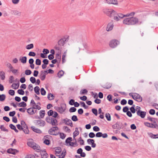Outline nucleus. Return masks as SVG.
<instances>
[{
  "label": "nucleus",
  "mask_w": 158,
  "mask_h": 158,
  "mask_svg": "<svg viewBox=\"0 0 158 158\" xmlns=\"http://www.w3.org/2000/svg\"><path fill=\"white\" fill-rule=\"evenodd\" d=\"M112 86L111 84L110 83H107L104 85L102 86V87L105 89H110Z\"/></svg>",
  "instance_id": "obj_23"
},
{
  "label": "nucleus",
  "mask_w": 158,
  "mask_h": 158,
  "mask_svg": "<svg viewBox=\"0 0 158 158\" xmlns=\"http://www.w3.org/2000/svg\"><path fill=\"white\" fill-rule=\"evenodd\" d=\"M22 127L23 128V131L26 134H28L29 133V131L26 123L22 126Z\"/></svg>",
  "instance_id": "obj_17"
},
{
  "label": "nucleus",
  "mask_w": 158,
  "mask_h": 158,
  "mask_svg": "<svg viewBox=\"0 0 158 158\" xmlns=\"http://www.w3.org/2000/svg\"><path fill=\"white\" fill-rule=\"evenodd\" d=\"M18 106L19 107H25L27 106V104L24 102H22L18 103Z\"/></svg>",
  "instance_id": "obj_30"
},
{
  "label": "nucleus",
  "mask_w": 158,
  "mask_h": 158,
  "mask_svg": "<svg viewBox=\"0 0 158 158\" xmlns=\"http://www.w3.org/2000/svg\"><path fill=\"white\" fill-rule=\"evenodd\" d=\"M130 111L131 113L133 114L135 113L136 111L137 112V110H135V105H133L130 108Z\"/></svg>",
  "instance_id": "obj_26"
},
{
  "label": "nucleus",
  "mask_w": 158,
  "mask_h": 158,
  "mask_svg": "<svg viewBox=\"0 0 158 158\" xmlns=\"http://www.w3.org/2000/svg\"><path fill=\"white\" fill-rule=\"evenodd\" d=\"M35 64L37 65H40L41 64V61L39 59H37L35 61Z\"/></svg>",
  "instance_id": "obj_55"
},
{
  "label": "nucleus",
  "mask_w": 158,
  "mask_h": 158,
  "mask_svg": "<svg viewBox=\"0 0 158 158\" xmlns=\"http://www.w3.org/2000/svg\"><path fill=\"white\" fill-rule=\"evenodd\" d=\"M52 118L49 117H47L45 119L46 121L48 123L51 124L52 119Z\"/></svg>",
  "instance_id": "obj_36"
},
{
  "label": "nucleus",
  "mask_w": 158,
  "mask_h": 158,
  "mask_svg": "<svg viewBox=\"0 0 158 158\" xmlns=\"http://www.w3.org/2000/svg\"><path fill=\"white\" fill-rule=\"evenodd\" d=\"M34 47V45L33 44H31L27 45L26 46V48L27 49H30L33 48Z\"/></svg>",
  "instance_id": "obj_39"
},
{
  "label": "nucleus",
  "mask_w": 158,
  "mask_h": 158,
  "mask_svg": "<svg viewBox=\"0 0 158 158\" xmlns=\"http://www.w3.org/2000/svg\"><path fill=\"white\" fill-rule=\"evenodd\" d=\"M149 112L150 114L153 115L155 114V111L154 109H151L150 110Z\"/></svg>",
  "instance_id": "obj_62"
},
{
  "label": "nucleus",
  "mask_w": 158,
  "mask_h": 158,
  "mask_svg": "<svg viewBox=\"0 0 158 158\" xmlns=\"http://www.w3.org/2000/svg\"><path fill=\"white\" fill-rule=\"evenodd\" d=\"M72 138L71 137H69L68 138L66 139L65 142L66 143H70V142H71V141H72Z\"/></svg>",
  "instance_id": "obj_51"
},
{
  "label": "nucleus",
  "mask_w": 158,
  "mask_h": 158,
  "mask_svg": "<svg viewBox=\"0 0 158 158\" xmlns=\"http://www.w3.org/2000/svg\"><path fill=\"white\" fill-rule=\"evenodd\" d=\"M41 94L42 95H44L46 94V91L43 88H42L40 89Z\"/></svg>",
  "instance_id": "obj_44"
},
{
  "label": "nucleus",
  "mask_w": 158,
  "mask_h": 158,
  "mask_svg": "<svg viewBox=\"0 0 158 158\" xmlns=\"http://www.w3.org/2000/svg\"><path fill=\"white\" fill-rule=\"evenodd\" d=\"M7 152L8 153L15 155L17 153L19 152V151L15 149L10 148L7 150Z\"/></svg>",
  "instance_id": "obj_14"
},
{
  "label": "nucleus",
  "mask_w": 158,
  "mask_h": 158,
  "mask_svg": "<svg viewBox=\"0 0 158 158\" xmlns=\"http://www.w3.org/2000/svg\"><path fill=\"white\" fill-rule=\"evenodd\" d=\"M113 27V24L112 22L108 24L106 30L107 31H111Z\"/></svg>",
  "instance_id": "obj_22"
},
{
  "label": "nucleus",
  "mask_w": 158,
  "mask_h": 158,
  "mask_svg": "<svg viewBox=\"0 0 158 158\" xmlns=\"http://www.w3.org/2000/svg\"><path fill=\"white\" fill-rule=\"evenodd\" d=\"M6 66L9 69H10V71L13 69V67L11 64L9 63H7L6 64Z\"/></svg>",
  "instance_id": "obj_45"
},
{
  "label": "nucleus",
  "mask_w": 158,
  "mask_h": 158,
  "mask_svg": "<svg viewBox=\"0 0 158 158\" xmlns=\"http://www.w3.org/2000/svg\"><path fill=\"white\" fill-rule=\"evenodd\" d=\"M16 127L19 130L21 131L23 130V128L22 127L21 125L19 124H18L16 125Z\"/></svg>",
  "instance_id": "obj_57"
},
{
  "label": "nucleus",
  "mask_w": 158,
  "mask_h": 158,
  "mask_svg": "<svg viewBox=\"0 0 158 158\" xmlns=\"http://www.w3.org/2000/svg\"><path fill=\"white\" fill-rule=\"evenodd\" d=\"M27 144L29 147L32 148L33 149L36 147V144L33 142H28L27 143Z\"/></svg>",
  "instance_id": "obj_21"
},
{
  "label": "nucleus",
  "mask_w": 158,
  "mask_h": 158,
  "mask_svg": "<svg viewBox=\"0 0 158 158\" xmlns=\"http://www.w3.org/2000/svg\"><path fill=\"white\" fill-rule=\"evenodd\" d=\"M17 93L19 94L23 95L24 94V92L22 89H19L17 91Z\"/></svg>",
  "instance_id": "obj_43"
},
{
  "label": "nucleus",
  "mask_w": 158,
  "mask_h": 158,
  "mask_svg": "<svg viewBox=\"0 0 158 158\" xmlns=\"http://www.w3.org/2000/svg\"><path fill=\"white\" fill-rule=\"evenodd\" d=\"M34 90L35 92L37 95H39L40 94V88L38 86H35L34 88Z\"/></svg>",
  "instance_id": "obj_28"
},
{
  "label": "nucleus",
  "mask_w": 158,
  "mask_h": 158,
  "mask_svg": "<svg viewBox=\"0 0 158 158\" xmlns=\"http://www.w3.org/2000/svg\"><path fill=\"white\" fill-rule=\"evenodd\" d=\"M88 92V91L86 89H81L80 91V94L81 95L86 94Z\"/></svg>",
  "instance_id": "obj_32"
},
{
  "label": "nucleus",
  "mask_w": 158,
  "mask_h": 158,
  "mask_svg": "<svg viewBox=\"0 0 158 158\" xmlns=\"http://www.w3.org/2000/svg\"><path fill=\"white\" fill-rule=\"evenodd\" d=\"M92 111L93 113L95 115L97 116L98 115V110L96 109L93 108L92 109Z\"/></svg>",
  "instance_id": "obj_50"
},
{
  "label": "nucleus",
  "mask_w": 158,
  "mask_h": 158,
  "mask_svg": "<svg viewBox=\"0 0 158 158\" xmlns=\"http://www.w3.org/2000/svg\"><path fill=\"white\" fill-rule=\"evenodd\" d=\"M77 110V109L75 107H71L69 110V111L70 112H74Z\"/></svg>",
  "instance_id": "obj_49"
},
{
  "label": "nucleus",
  "mask_w": 158,
  "mask_h": 158,
  "mask_svg": "<svg viewBox=\"0 0 158 158\" xmlns=\"http://www.w3.org/2000/svg\"><path fill=\"white\" fill-rule=\"evenodd\" d=\"M54 97V95L51 93L49 94L48 95V98L49 100H52L53 99Z\"/></svg>",
  "instance_id": "obj_34"
},
{
  "label": "nucleus",
  "mask_w": 158,
  "mask_h": 158,
  "mask_svg": "<svg viewBox=\"0 0 158 158\" xmlns=\"http://www.w3.org/2000/svg\"><path fill=\"white\" fill-rule=\"evenodd\" d=\"M34 123L36 125H39L40 127H44L45 125V121L42 120H37L34 121Z\"/></svg>",
  "instance_id": "obj_9"
},
{
  "label": "nucleus",
  "mask_w": 158,
  "mask_h": 158,
  "mask_svg": "<svg viewBox=\"0 0 158 158\" xmlns=\"http://www.w3.org/2000/svg\"><path fill=\"white\" fill-rule=\"evenodd\" d=\"M132 98L138 102H141L142 100V98L139 94L135 93L133 95H132Z\"/></svg>",
  "instance_id": "obj_8"
},
{
  "label": "nucleus",
  "mask_w": 158,
  "mask_h": 158,
  "mask_svg": "<svg viewBox=\"0 0 158 158\" xmlns=\"http://www.w3.org/2000/svg\"><path fill=\"white\" fill-rule=\"evenodd\" d=\"M147 119L152 122L153 123H152V125H153V126H156V127H153L152 128H156L158 130V125L156 123L157 122H155L154 121H153L152 120V119L151 118H150V116H148V117Z\"/></svg>",
  "instance_id": "obj_15"
},
{
  "label": "nucleus",
  "mask_w": 158,
  "mask_h": 158,
  "mask_svg": "<svg viewBox=\"0 0 158 158\" xmlns=\"http://www.w3.org/2000/svg\"><path fill=\"white\" fill-rule=\"evenodd\" d=\"M58 127H53L48 130V133L50 135H57L58 134V133H55V131L58 130Z\"/></svg>",
  "instance_id": "obj_6"
},
{
  "label": "nucleus",
  "mask_w": 158,
  "mask_h": 158,
  "mask_svg": "<svg viewBox=\"0 0 158 158\" xmlns=\"http://www.w3.org/2000/svg\"><path fill=\"white\" fill-rule=\"evenodd\" d=\"M11 13L15 15L19 16L21 15V13L17 10H13L11 11Z\"/></svg>",
  "instance_id": "obj_25"
},
{
  "label": "nucleus",
  "mask_w": 158,
  "mask_h": 158,
  "mask_svg": "<svg viewBox=\"0 0 158 158\" xmlns=\"http://www.w3.org/2000/svg\"><path fill=\"white\" fill-rule=\"evenodd\" d=\"M89 136L90 138H93L95 136V135L94 133L93 132H90L89 133Z\"/></svg>",
  "instance_id": "obj_61"
},
{
  "label": "nucleus",
  "mask_w": 158,
  "mask_h": 158,
  "mask_svg": "<svg viewBox=\"0 0 158 158\" xmlns=\"http://www.w3.org/2000/svg\"><path fill=\"white\" fill-rule=\"evenodd\" d=\"M66 108V105L65 103H61L60 106L59 107L58 112L61 114L65 110Z\"/></svg>",
  "instance_id": "obj_10"
},
{
  "label": "nucleus",
  "mask_w": 158,
  "mask_h": 158,
  "mask_svg": "<svg viewBox=\"0 0 158 158\" xmlns=\"http://www.w3.org/2000/svg\"><path fill=\"white\" fill-rule=\"evenodd\" d=\"M63 129L66 132L69 133L71 131L70 129L67 126H64L63 127Z\"/></svg>",
  "instance_id": "obj_42"
},
{
  "label": "nucleus",
  "mask_w": 158,
  "mask_h": 158,
  "mask_svg": "<svg viewBox=\"0 0 158 158\" xmlns=\"http://www.w3.org/2000/svg\"><path fill=\"white\" fill-rule=\"evenodd\" d=\"M144 125L148 127H150V128H152L153 127H156V126H153L152 123H150L148 122H145L144 123Z\"/></svg>",
  "instance_id": "obj_24"
},
{
  "label": "nucleus",
  "mask_w": 158,
  "mask_h": 158,
  "mask_svg": "<svg viewBox=\"0 0 158 158\" xmlns=\"http://www.w3.org/2000/svg\"><path fill=\"white\" fill-rule=\"evenodd\" d=\"M58 133L60 134V137L62 139H64L66 136V135L63 133L59 132Z\"/></svg>",
  "instance_id": "obj_40"
},
{
  "label": "nucleus",
  "mask_w": 158,
  "mask_h": 158,
  "mask_svg": "<svg viewBox=\"0 0 158 158\" xmlns=\"http://www.w3.org/2000/svg\"><path fill=\"white\" fill-rule=\"evenodd\" d=\"M64 73V71L62 70L60 71L58 73L57 75L58 76L59 78H60L63 75Z\"/></svg>",
  "instance_id": "obj_37"
},
{
  "label": "nucleus",
  "mask_w": 158,
  "mask_h": 158,
  "mask_svg": "<svg viewBox=\"0 0 158 158\" xmlns=\"http://www.w3.org/2000/svg\"><path fill=\"white\" fill-rule=\"evenodd\" d=\"M63 121L66 125L70 126L71 127H73L72 122L70 119L66 118V119H63Z\"/></svg>",
  "instance_id": "obj_12"
},
{
  "label": "nucleus",
  "mask_w": 158,
  "mask_h": 158,
  "mask_svg": "<svg viewBox=\"0 0 158 158\" xmlns=\"http://www.w3.org/2000/svg\"><path fill=\"white\" fill-rule=\"evenodd\" d=\"M93 129L95 131H100L99 128L97 126H94L93 128Z\"/></svg>",
  "instance_id": "obj_64"
},
{
  "label": "nucleus",
  "mask_w": 158,
  "mask_h": 158,
  "mask_svg": "<svg viewBox=\"0 0 158 158\" xmlns=\"http://www.w3.org/2000/svg\"><path fill=\"white\" fill-rule=\"evenodd\" d=\"M115 13H116L114 15V19L116 21H118L120 19H122L125 17L124 15L121 13H117L116 11Z\"/></svg>",
  "instance_id": "obj_5"
},
{
  "label": "nucleus",
  "mask_w": 158,
  "mask_h": 158,
  "mask_svg": "<svg viewBox=\"0 0 158 158\" xmlns=\"http://www.w3.org/2000/svg\"><path fill=\"white\" fill-rule=\"evenodd\" d=\"M97 137H101L102 136V133L101 132H98L95 135Z\"/></svg>",
  "instance_id": "obj_56"
},
{
  "label": "nucleus",
  "mask_w": 158,
  "mask_h": 158,
  "mask_svg": "<svg viewBox=\"0 0 158 158\" xmlns=\"http://www.w3.org/2000/svg\"><path fill=\"white\" fill-rule=\"evenodd\" d=\"M6 96L4 94H0V101L1 102H3L5 99Z\"/></svg>",
  "instance_id": "obj_33"
},
{
  "label": "nucleus",
  "mask_w": 158,
  "mask_h": 158,
  "mask_svg": "<svg viewBox=\"0 0 158 158\" xmlns=\"http://www.w3.org/2000/svg\"><path fill=\"white\" fill-rule=\"evenodd\" d=\"M30 80L33 84H34L36 82L35 78L33 77H31L30 78Z\"/></svg>",
  "instance_id": "obj_46"
},
{
  "label": "nucleus",
  "mask_w": 158,
  "mask_h": 158,
  "mask_svg": "<svg viewBox=\"0 0 158 158\" xmlns=\"http://www.w3.org/2000/svg\"><path fill=\"white\" fill-rule=\"evenodd\" d=\"M93 142H95L94 139H89L87 140V142L89 144H91Z\"/></svg>",
  "instance_id": "obj_53"
},
{
  "label": "nucleus",
  "mask_w": 158,
  "mask_h": 158,
  "mask_svg": "<svg viewBox=\"0 0 158 158\" xmlns=\"http://www.w3.org/2000/svg\"><path fill=\"white\" fill-rule=\"evenodd\" d=\"M103 12L107 16L111 17L115 14V11L112 9L105 8L103 10Z\"/></svg>",
  "instance_id": "obj_3"
},
{
  "label": "nucleus",
  "mask_w": 158,
  "mask_h": 158,
  "mask_svg": "<svg viewBox=\"0 0 158 158\" xmlns=\"http://www.w3.org/2000/svg\"><path fill=\"white\" fill-rule=\"evenodd\" d=\"M46 76L45 74H42V73H40V78L42 81H44L46 78Z\"/></svg>",
  "instance_id": "obj_54"
},
{
  "label": "nucleus",
  "mask_w": 158,
  "mask_h": 158,
  "mask_svg": "<svg viewBox=\"0 0 158 158\" xmlns=\"http://www.w3.org/2000/svg\"><path fill=\"white\" fill-rule=\"evenodd\" d=\"M44 142L45 144L47 145H49L50 144V141L48 139H45Z\"/></svg>",
  "instance_id": "obj_59"
},
{
  "label": "nucleus",
  "mask_w": 158,
  "mask_h": 158,
  "mask_svg": "<svg viewBox=\"0 0 158 158\" xmlns=\"http://www.w3.org/2000/svg\"><path fill=\"white\" fill-rule=\"evenodd\" d=\"M123 124L122 123L120 122H117L112 126V127L113 129H117L120 130L123 128Z\"/></svg>",
  "instance_id": "obj_4"
},
{
  "label": "nucleus",
  "mask_w": 158,
  "mask_h": 158,
  "mask_svg": "<svg viewBox=\"0 0 158 158\" xmlns=\"http://www.w3.org/2000/svg\"><path fill=\"white\" fill-rule=\"evenodd\" d=\"M71 119L74 122L77 121L78 120L77 116L75 115H73Z\"/></svg>",
  "instance_id": "obj_48"
},
{
  "label": "nucleus",
  "mask_w": 158,
  "mask_h": 158,
  "mask_svg": "<svg viewBox=\"0 0 158 158\" xmlns=\"http://www.w3.org/2000/svg\"><path fill=\"white\" fill-rule=\"evenodd\" d=\"M119 44V41L116 40H113L110 41L109 43V45L111 48H114Z\"/></svg>",
  "instance_id": "obj_7"
},
{
  "label": "nucleus",
  "mask_w": 158,
  "mask_h": 158,
  "mask_svg": "<svg viewBox=\"0 0 158 158\" xmlns=\"http://www.w3.org/2000/svg\"><path fill=\"white\" fill-rule=\"evenodd\" d=\"M139 23L138 18L135 17H131L126 18L123 20V23L125 25H135L137 23L140 24L141 23Z\"/></svg>",
  "instance_id": "obj_2"
},
{
  "label": "nucleus",
  "mask_w": 158,
  "mask_h": 158,
  "mask_svg": "<svg viewBox=\"0 0 158 158\" xmlns=\"http://www.w3.org/2000/svg\"><path fill=\"white\" fill-rule=\"evenodd\" d=\"M0 77L1 80H3L5 79V74L3 71H0Z\"/></svg>",
  "instance_id": "obj_27"
},
{
  "label": "nucleus",
  "mask_w": 158,
  "mask_h": 158,
  "mask_svg": "<svg viewBox=\"0 0 158 158\" xmlns=\"http://www.w3.org/2000/svg\"><path fill=\"white\" fill-rule=\"evenodd\" d=\"M78 141L80 143V145H83L84 144V140L82 139L81 137H80L78 139Z\"/></svg>",
  "instance_id": "obj_41"
},
{
  "label": "nucleus",
  "mask_w": 158,
  "mask_h": 158,
  "mask_svg": "<svg viewBox=\"0 0 158 158\" xmlns=\"http://www.w3.org/2000/svg\"><path fill=\"white\" fill-rule=\"evenodd\" d=\"M29 56H35L36 55L35 53L33 52H30L28 54Z\"/></svg>",
  "instance_id": "obj_63"
},
{
  "label": "nucleus",
  "mask_w": 158,
  "mask_h": 158,
  "mask_svg": "<svg viewBox=\"0 0 158 158\" xmlns=\"http://www.w3.org/2000/svg\"><path fill=\"white\" fill-rule=\"evenodd\" d=\"M138 115L140 116L141 118H143L146 115V112L145 111H142L140 110L139 109L136 112Z\"/></svg>",
  "instance_id": "obj_11"
},
{
  "label": "nucleus",
  "mask_w": 158,
  "mask_h": 158,
  "mask_svg": "<svg viewBox=\"0 0 158 158\" xmlns=\"http://www.w3.org/2000/svg\"><path fill=\"white\" fill-rule=\"evenodd\" d=\"M0 128L2 131H6V132L8 131V129H6L4 127V126L3 125H1L0 126Z\"/></svg>",
  "instance_id": "obj_47"
},
{
  "label": "nucleus",
  "mask_w": 158,
  "mask_h": 158,
  "mask_svg": "<svg viewBox=\"0 0 158 158\" xmlns=\"http://www.w3.org/2000/svg\"><path fill=\"white\" fill-rule=\"evenodd\" d=\"M44 110H41L40 112V114L41 118H43L44 117L45 114V112Z\"/></svg>",
  "instance_id": "obj_35"
},
{
  "label": "nucleus",
  "mask_w": 158,
  "mask_h": 158,
  "mask_svg": "<svg viewBox=\"0 0 158 158\" xmlns=\"http://www.w3.org/2000/svg\"><path fill=\"white\" fill-rule=\"evenodd\" d=\"M129 108L127 106L124 107L123 109V111L124 112L127 113L129 111Z\"/></svg>",
  "instance_id": "obj_60"
},
{
  "label": "nucleus",
  "mask_w": 158,
  "mask_h": 158,
  "mask_svg": "<svg viewBox=\"0 0 158 158\" xmlns=\"http://www.w3.org/2000/svg\"><path fill=\"white\" fill-rule=\"evenodd\" d=\"M105 117L108 121H110L111 120V116L109 113H106L105 114Z\"/></svg>",
  "instance_id": "obj_38"
},
{
  "label": "nucleus",
  "mask_w": 158,
  "mask_h": 158,
  "mask_svg": "<svg viewBox=\"0 0 158 158\" xmlns=\"http://www.w3.org/2000/svg\"><path fill=\"white\" fill-rule=\"evenodd\" d=\"M61 151L62 149L61 147H58L55 148V152H56V153L60 154Z\"/></svg>",
  "instance_id": "obj_29"
},
{
  "label": "nucleus",
  "mask_w": 158,
  "mask_h": 158,
  "mask_svg": "<svg viewBox=\"0 0 158 158\" xmlns=\"http://www.w3.org/2000/svg\"><path fill=\"white\" fill-rule=\"evenodd\" d=\"M40 154L41 156V158H47L48 156L44 150L41 151V152H40Z\"/></svg>",
  "instance_id": "obj_20"
},
{
  "label": "nucleus",
  "mask_w": 158,
  "mask_h": 158,
  "mask_svg": "<svg viewBox=\"0 0 158 158\" xmlns=\"http://www.w3.org/2000/svg\"><path fill=\"white\" fill-rule=\"evenodd\" d=\"M31 73V71L29 69H27L25 71V74L27 75H30Z\"/></svg>",
  "instance_id": "obj_58"
},
{
  "label": "nucleus",
  "mask_w": 158,
  "mask_h": 158,
  "mask_svg": "<svg viewBox=\"0 0 158 158\" xmlns=\"http://www.w3.org/2000/svg\"><path fill=\"white\" fill-rule=\"evenodd\" d=\"M31 128L33 131L36 133L40 134L42 132V131L41 130L38 128H36L33 126H31Z\"/></svg>",
  "instance_id": "obj_16"
},
{
  "label": "nucleus",
  "mask_w": 158,
  "mask_h": 158,
  "mask_svg": "<svg viewBox=\"0 0 158 158\" xmlns=\"http://www.w3.org/2000/svg\"><path fill=\"white\" fill-rule=\"evenodd\" d=\"M19 60L22 63L24 64L26 63L27 62V57L26 56H21L20 57Z\"/></svg>",
  "instance_id": "obj_18"
},
{
  "label": "nucleus",
  "mask_w": 158,
  "mask_h": 158,
  "mask_svg": "<svg viewBox=\"0 0 158 158\" xmlns=\"http://www.w3.org/2000/svg\"><path fill=\"white\" fill-rule=\"evenodd\" d=\"M32 107L27 109V112L30 115H33L34 114V109H35V106L33 105H32Z\"/></svg>",
  "instance_id": "obj_13"
},
{
  "label": "nucleus",
  "mask_w": 158,
  "mask_h": 158,
  "mask_svg": "<svg viewBox=\"0 0 158 158\" xmlns=\"http://www.w3.org/2000/svg\"><path fill=\"white\" fill-rule=\"evenodd\" d=\"M106 2L108 4L117 5L118 2L116 0H106Z\"/></svg>",
  "instance_id": "obj_19"
},
{
  "label": "nucleus",
  "mask_w": 158,
  "mask_h": 158,
  "mask_svg": "<svg viewBox=\"0 0 158 158\" xmlns=\"http://www.w3.org/2000/svg\"><path fill=\"white\" fill-rule=\"evenodd\" d=\"M51 124L53 126H56L57 125V120L55 118H53Z\"/></svg>",
  "instance_id": "obj_31"
},
{
  "label": "nucleus",
  "mask_w": 158,
  "mask_h": 158,
  "mask_svg": "<svg viewBox=\"0 0 158 158\" xmlns=\"http://www.w3.org/2000/svg\"><path fill=\"white\" fill-rule=\"evenodd\" d=\"M9 94L11 96H13L15 95V91L12 89H10L8 91Z\"/></svg>",
  "instance_id": "obj_52"
},
{
  "label": "nucleus",
  "mask_w": 158,
  "mask_h": 158,
  "mask_svg": "<svg viewBox=\"0 0 158 158\" xmlns=\"http://www.w3.org/2000/svg\"><path fill=\"white\" fill-rule=\"evenodd\" d=\"M69 40V36H66L61 39L58 41L57 44L55 46V49L61 52L63 47L68 41Z\"/></svg>",
  "instance_id": "obj_1"
}]
</instances>
